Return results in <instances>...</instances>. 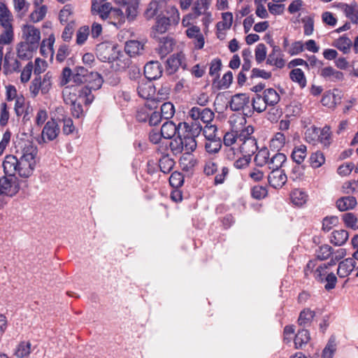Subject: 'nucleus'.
Instances as JSON below:
<instances>
[{
	"label": "nucleus",
	"instance_id": "nucleus-1",
	"mask_svg": "<svg viewBox=\"0 0 358 358\" xmlns=\"http://www.w3.org/2000/svg\"><path fill=\"white\" fill-rule=\"evenodd\" d=\"M72 80L76 85L75 91L78 94L79 99H85V105L92 103L94 99L92 91L100 89L103 83L101 74L97 72H89L83 66L75 68Z\"/></svg>",
	"mask_w": 358,
	"mask_h": 358
},
{
	"label": "nucleus",
	"instance_id": "nucleus-2",
	"mask_svg": "<svg viewBox=\"0 0 358 358\" xmlns=\"http://www.w3.org/2000/svg\"><path fill=\"white\" fill-rule=\"evenodd\" d=\"M166 13L169 15H159L156 19V24L154 26L155 33L164 34L167 31L171 25H176L180 21V15L178 10L175 6H170L166 10Z\"/></svg>",
	"mask_w": 358,
	"mask_h": 358
},
{
	"label": "nucleus",
	"instance_id": "nucleus-3",
	"mask_svg": "<svg viewBox=\"0 0 358 358\" xmlns=\"http://www.w3.org/2000/svg\"><path fill=\"white\" fill-rule=\"evenodd\" d=\"M20 190V183L16 176L5 175L0 178V196L13 197Z\"/></svg>",
	"mask_w": 358,
	"mask_h": 358
},
{
	"label": "nucleus",
	"instance_id": "nucleus-4",
	"mask_svg": "<svg viewBox=\"0 0 358 358\" xmlns=\"http://www.w3.org/2000/svg\"><path fill=\"white\" fill-rule=\"evenodd\" d=\"M96 50L97 57L103 62L112 63L118 59L120 55L115 45L106 43L99 44Z\"/></svg>",
	"mask_w": 358,
	"mask_h": 358
},
{
	"label": "nucleus",
	"instance_id": "nucleus-5",
	"mask_svg": "<svg viewBox=\"0 0 358 358\" xmlns=\"http://www.w3.org/2000/svg\"><path fill=\"white\" fill-rule=\"evenodd\" d=\"M60 128L54 119L48 120L44 125L41 137L38 138V144L46 143L54 141L59 135Z\"/></svg>",
	"mask_w": 358,
	"mask_h": 358
},
{
	"label": "nucleus",
	"instance_id": "nucleus-6",
	"mask_svg": "<svg viewBox=\"0 0 358 358\" xmlns=\"http://www.w3.org/2000/svg\"><path fill=\"white\" fill-rule=\"evenodd\" d=\"M186 66L185 57L182 52L173 54L166 61L165 71L168 75H172L180 67L185 69Z\"/></svg>",
	"mask_w": 358,
	"mask_h": 358
},
{
	"label": "nucleus",
	"instance_id": "nucleus-7",
	"mask_svg": "<svg viewBox=\"0 0 358 358\" xmlns=\"http://www.w3.org/2000/svg\"><path fill=\"white\" fill-rule=\"evenodd\" d=\"M22 37L31 44V48H38L41 40L40 30L33 25L24 24L22 28Z\"/></svg>",
	"mask_w": 358,
	"mask_h": 358
},
{
	"label": "nucleus",
	"instance_id": "nucleus-8",
	"mask_svg": "<svg viewBox=\"0 0 358 358\" xmlns=\"http://www.w3.org/2000/svg\"><path fill=\"white\" fill-rule=\"evenodd\" d=\"M189 115L192 120H201L206 124H209L215 116L214 113L210 108H206L202 109L196 106L191 108Z\"/></svg>",
	"mask_w": 358,
	"mask_h": 358
},
{
	"label": "nucleus",
	"instance_id": "nucleus-9",
	"mask_svg": "<svg viewBox=\"0 0 358 358\" xmlns=\"http://www.w3.org/2000/svg\"><path fill=\"white\" fill-rule=\"evenodd\" d=\"M180 130L182 131L181 134L182 136H187L189 137H198L201 131L202 125L199 121L196 120H192V122H180Z\"/></svg>",
	"mask_w": 358,
	"mask_h": 358
},
{
	"label": "nucleus",
	"instance_id": "nucleus-10",
	"mask_svg": "<svg viewBox=\"0 0 358 358\" xmlns=\"http://www.w3.org/2000/svg\"><path fill=\"white\" fill-rule=\"evenodd\" d=\"M18 147L20 150L17 152L20 155V157L29 160H35L38 153L37 147L30 141H22L19 143Z\"/></svg>",
	"mask_w": 358,
	"mask_h": 358
},
{
	"label": "nucleus",
	"instance_id": "nucleus-11",
	"mask_svg": "<svg viewBox=\"0 0 358 358\" xmlns=\"http://www.w3.org/2000/svg\"><path fill=\"white\" fill-rule=\"evenodd\" d=\"M163 72L161 64L157 61H151L144 66L145 79L150 81L159 78Z\"/></svg>",
	"mask_w": 358,
	"mask_h": 358
},
{
	"label": "nucleus",
	"instance_id": "nucleus-12",
	"mask_svg": "<svg viewBox=\"0 0 358 358\" xmlns=\"http://www.w3.org/2000/svg\"><path fill=\"white\" fill-rule=\"evenodd\" d=\"M250 96L245 93L236 94L231 96L229 101V108L232 111L243 110L250 103Z\"/></svg>",
	"mask_w": 358,
	"mask_h": 358
},
{
	"label": "nucleus",
	"instance_id": "nucleus-13",
	"mask_svg": "<svg viewBox=\"0 0 358 358\" xmlns=\"http://www.w3.org/2000/svg\"><path fill=\"white\" fill-rule=\"evenodd\" d=\"M287 180V175L283 170H271L268 176V184L275 189L281 188Z\"/></svg>",
	"mask_w": 358,
	"mask_h": 358
},
{
	"label": "nucleus",
	"instance_id": "nucleus-14",
	"mask_svg": "<svg viewBox=\"0 0 358 358\" xmlns=\"http://www.w3.org/2000/svg\"><path fill=\"white\" fill-rule=\"evenodd\" d=\"M18 173L22 178H29L32 175L36 165V160H29L20 157L18 159Z\"/></svg>",
	"mask_w": 358,
	"mask_h": 358
},
{
	"label": "nucleus",
	"instance_id": "nucleus-15",
	"mask_svg": "<svg viewBox=\"0 0 358 358\" xmlns=\"http://www.w3.org/2000/svg\"><path fill=\"white\" fill-rule=\"evenodd\" d=\"M270 44L273 47V50L268 56L266 64L274 65L279 69L283 68L285 65V61L282 58L280 47L273 45L271 43H270Z\"/></svg>",
	"mask_w": 358,
	"mask_h": 358
},
{
	"label": "nucleus",
	"instance_id": "nucleus-16",
	"mask_svg": "<svg viewBox=\"0 0 358 358\" xmlns=\"http://www.w3.org/2000/svg\"><path fill=\"white\" fill-rule=\"evenodd\" d=\"M166 4V0H152L148 4L144 15L147 20H150L156 15H160Z\"/></svg>",
	"mask_w": 358,
	"mask_h": 358
},
{
	"label": "nucleus",
	"instance_id": "nucleus-17",
	"mask_svg": "<svg viewBox=\"0 0 358 358\" xmlns=\"http://www.w3.org/2000/svg\"><path fill=\"white\" fill-rule=\"evenodd\" d=\"M153 38L159 41L158 51L161 57H164L173 50L174 42L172 38L167 36L158 37L156 33H153Z\"/></svg>",
	"mask_w": 358,
	"mask_h": 358
},
{
	"label": "nucleus",
	"instance_id": "nucleus-18",
	"mask_svg": "<svg viewBox=\"0 0 358 358\" xmlns=\"http://www.w3.org/2000/svg\"><path fill=\"white\" fill-rule=\"evenodd\" d=\"M19 162L16 156L9 155L6 156L3 167L5 175L16 176L18 173Z\"/></svg>",
	"mask_w": 358,
	"mask_h": 358
},
{
	"label": "nucleus",
	"instance_id": "nucleus-19",
	"mask_svg": "<svg viewBox=\"0 0 358 358\" xmlns=\"http://www.w3.org/2000/svg\"><path fill=\"white\" fill-rule=\"evenodd\" d=\"M113 9V8L110 3H105L99 6L97 0H92V13L93 15L98 14L102 20L108 19Z\"/></svg>",
	"mask_w": 358,
	"mask_h": 358
},
{
	"label": "nucleus",
	"instance_id": "nucleus-20",
	"mask_svg": "<svg viewBox=\"0 0 358 358\" xmlns=\"http://www.w3.org/2000/svg\"><path fill=\"white\" fill-rule=\"evenodd\" d=\"M155 92V87L150 80H146L145 78H143L142 80L138 83L137 92L140 97L144 99H149L152 98Z\"/></svg>",
	"mask_w": 358,
	"mask_h": 358
},
{
	"label": "nucleus",
	"instance_id": "nucleus-21",
	"mask_svg": "<svg viewBox=\"0 0 358 358\" xmlns=\"http://www.w3.org/2000/svg\"><path fill=\"white\" fill-rule=\"evenodd\" d=\"M180 130V123L176 125L173 121L165 122L161 128V135L164 138L172 139Z\"/></svg>",
	"mask_w": 358,
	"mask_h": 358
},
{
	"label": "nucleus",
	"instance_id": "nucleus-22",
	"mask_svg": "<svg viewBox=\"0 0 358 358\" xmlns=\"http://www.w3.org/2000/svg\"><path fill=\"white\" fill-rule=\"evenodd\" d=\"M355 266L354 258L345 259L339 263L337 274L340 278H345L351 273Z\"/></svg>",
	"mask_w": 358,
	"mask_h": 358
},
{
	"label": "nucleus",
	"instance_id": "nucleus-23",
	"mask_svg": "<svg viewBox=\"0 0 358 358\" xmlns=\"http://www.w3.org/2000/svg\"><path fill=\"white\" fill-rule=\"evenodd\" d=\"M320 75L325 80L331 82L341 81L344 78V75L341 71H337L331 66L322 69Z\"/></svg>",
	"mask_w": 358,
	"mask_h": 358
},
{
	"label": "nucleus",
	"instance_id": "nucleus-24",
	"mask_svg": "<svg viewBox=\"0 0 358 358\" xmlns=\"http://www.w3.org/2000/svg\"><path fill=\"white\" fill-rule=\"evenodd\" d=\"M38 48H31V44L28 42H20L17 46V57L22 60H29L33 57V53Z\"/></svg>",
	"mask_w": 358,
	"mask_h": 358
},
{
	"label": "nucleus",
	"instance_id": "nucleus-25",
	"mask_svg": "<svg viewBox=\"0 0 358 358\" xmlns=\"http://www.w3.org/2000/svg\"><path fill=\"white\" fill-rule=\"evenodd\" d=\"M357 204L355 196H343L336 201V207L340 211H346L354 208Z\"/></svg>",
	"mask_w": 358,
	"mask_h": 358
},
{
	"label": "nucleus",
	"instance_id": "nucleus-26",
	"mask_svg": "<svg viewBox=\"0 0 358 358\" xmlns=\"http://www.w3.org/2000/svg\"><path fill=\"white\" fill-rule=\"evenodd\" d=\"M108 19H109L110 23L117 28H121L125 22V15L124 12L120 8H113L112 11H110V15Z\"/></svg>",
	"mask_w": 358,
	"mask_h": 358
},
{
	"label": "nucleus",
	"instance_id": "nucleus-27",
	"mask_svg": "<svg viewBox=\"0 0 358 358\" xmlns=\"http://www.w3.org/2000/svg\"><path fill=\"white\" fill-rule=\"evenodd\" d=\"M258 150L257 143L255 138H249L247 141L242 142L240 145V151L249 157H252Z\"/></svg>",
	"mask_w": 358,
	"mask_h": 358
},
{
	"label": "nucleus",
	"instance_id": "nucleus-28",
	"mask_svg": "<svg viewBox=\"0 0 358 358\" xmlns=\"http://www.w3.org/2000/svg\"><path fill=\"white\" fill-rule=\"evenodd\" d=\"M287 161V157L285 154L277 152L270 157L268 167L270 170H281L280 168Z\"/></svg>",
	"mask_w": 358,
	"mask_h": 358
},
{
	"label": "nucleus",
	"instance_id": "nucleus-29",
	"mask_svg": "<svg viewBox=\"0 0 358 358\" xmlns=\"http://www.w3.org/2000/svg\"><path fill=\"white\" fill-rule=\"evenodd\" d=\"M264 101L269 106H275L280 99V95L273 88H268L264 90L263 95Z\"/></svg>",
	"mask_w": 358,
	"mask_h": 358
},
{
	"label": "nucleus",
	"instance_id": "nucleus-30",
	"mask_svg": "<svg viewBox=\"0 0 358 358\" xmlns=\"http://www.w3.org/2000/svg\"><path fill=\"white\" fill-rule=\"evenodd\" d=\"M143 50V45L138 41L131 40L126 43L124 50L130 57L141 54Z\"/></svg>",
	"mask_w": 358,
	"mask_h": 358
},
{
	"label": "nucleus",
	"instance_id": "nucleus-31",
	"mask_svg": "<svg viewBox=\"0 0 358 358\" xmlns=\"http://www.w3.org/2000/svg\"><path fill=\"white\" fill-rule=\"evenodd\" d=\"M307 155V147L305 145L295 146L292 152L291 157L297 164H301Z\"/></svg>",
	"mask_w": 358,
	"mask_h": 358
},
{
	"label": "nucleus",
	"instance_id": "nucleus-32",
	"mask_svg": "<svg viewBox=\"0 0 358 358\" xmlns=\"http://www.w3.org/2000/svg\"><path fill=\"white\" fill-rule=\"evenodd\" d=\"M310 333L307 329H302L299 330L294 338L295 348H303L310 341Z\"/></svg>",
	"mask_w": 358,
	"mask_h": 358
},
{
	"label": "nucleus",
	"instance_id": "nucleus-33",
	"mask_svg": "<svg viewBox=\"0 0 358 358\" xmlns=\"http://www.w3.org/2000/svg\"><path fill=\"white\" fill-rule=\"evenodd\" d=\"M270 152L267 148L260 149L256 154L254 162L257 166L262 167L268 164Z\"/></svg>",
	"mask_w": 358,
	"mask_h": 358
},
{
	"label": "nucleus",
	"instance_id": "nucleus-34",
	"mask_svg": "<svg viewBox=\"0 0 358 358\" xmlns=\"http://www.w3.org/2000/svg\"><path fill=\"white\" fill-rule=\"evenodd\" d=\"M315 316V311L311 310L310 308H304L299 314L298 318L299 325L303 327L308 326L313 321Z\"/></svg>",
	"mask_w": 358,
	"mask_h": 358
},
{
	"label": "nucleus",
	"instance_id": "nucleus-35",
	"mask_svg": "<svg viewBox=\"0 0 358 358\" xmlns=\"http://www.w3.org/2000/svg\"><path fill=\"white\" fill-rule=\"evenodd\" d=\"M55 41V38L53 34L50 35L47 39L43 40L40 48V52L43 56L47 57L48 53H50L51 56H52Z\"/></svg>",
	"mask_w": 358,
	"mask_h": 358
},
{
	"label": "nucleus",
	"instance_id": "nucleus-36",
	"mask_svg": "<svg viewBox=\"0 0 358 358\" xmlns=\"http://www.w3.org/2000/svg\"><path fill=\"white\" fill-rule=\"evenodd\" d=\"M334 45L342 51L343 54H348L350 51L352 43L348 37L343 35L334 41Z\"/></svg>",
	"mask_w": 358,
	"mask_h": 358
},
{
	"label": "nucleus",
	"instance_id": "nucleus-37",
	"mask_svg": "<svg viewBox=\"0 0 358 358\" xmlns=\"http://www.w3.org/2000/svg\"><path fill=\"white\" fill-rule=\"evenodd\" d=\"M348 232L344 229L336 230L332 232L331 243L334 245H342L348 241Z\"/></svg>",
	"mask_w": 358,
	"mask_h": 358
},
{
	"label": "nucleus",
	"instance_id": "nucleus-38",
	"mask_svg": "<svg viewBox=\"0 0 358 358\" xmlns=\"http://www.w3.org/2000/svg\"><path fill=\"white\" fill-rule=\"evenodd\" d=\"M289 77L293 82L298 83L301 88H304L306 86V78L301 69H292L289 73Z\"/></svg>",
	"mask_w": 358,
	"mask_h": 358
},
{
	"label": "nucleus",
	"instance_id": "nucleus-39",
	"mask_svg": "<svg viewBox=\"0 0 358 358\" xmlns=\"http://www.w3.org/2000/svg\"><path fill=\"white\" fill-rule=\"evenodd\" d=\"M175 165V161L168 155H164L159 160L160 171L165 173H169Z\"/></svg>",
	"mask_w": 358,
	"mask_h": 358
},
{
	"label": "nucleus",
	"instance_id": "nucleus-40",
	"mask_svg": "<svg viewBox=\"0 0 358 358\" xmlns=\"http://www.w3.org/2000/svg\"><path fill=\"white\" fill-rule=\"evenodd\" d=\"M310 166L313 169H317L325 163V157L322 152L317 150L311 153L309 157Z\"/></svg>",
	"mask_w": 358,
	"mask_h": 358
},
{
	"label": "nucleus",
	"instance_id": "nucleus-41",
	"mask_svg": "<svg viewBox=\"0 0 358 358\" xmlns=\"http://www.w3.org/2000/svg\"><path fill=\"white\" fill-rule=\"evenodd\" d=\"M77 95L78 96V94L77 93ZM85 99H79V97H76L75 99L71 98V113L73 117L79 118L83 114V108L82 106V102L85 103L84 101Z\"/></svg>",
	"mask_w": 358,
	"mask_h": 358
},
{
	"label": "nucleus",
	"instance_id": "nucleus-42",
	"mask_svg": "<svg viewBox=\"0 0 358 358\" xmlns=\"http://www.w3.org/2000/svg\"><path fill=\"white\" fill-rule=\"evenodd\" d=\"M182 142V134L178 133L177 137L172 138L171 141L169 143L170 149L174 155H179L184 150Z\"/></svg>",
	"mask_w": 358,
	"mask_h": 358
},
{
	"label": "nucleus",
	"instance_id": "nucleus-43",
	"mask_svg": "<svg viewBox=\"0 0 358 358\" xmlns=\"http://www.w3.org/2000/svg\"><path fill=\"white\" fill-rule=\"evenodd\" d=\"M210 1L208 0H197L194 2L192 10L194 12V18L198 17L208 9Z\"/></svg>",
	"mask_w": 358,
	"mask_h": 358
},
{
	"label": "nucleus",
	"instance_id": "nucleus-44",
	"mask_svg": "<svg viewBox=\"0 0 358 358\" xmlns=\"http://www.w3.org/2000/svg\"><path fill=\"white\" fill-rule=\"evenodd\" d=\"M252 106L255 111L261 113L266 110L267 104L262 95L257 94L252 99Z\"/></svg>",
	"mask_w": 358,
	"mask_h": 358
},
{
	"label": "nucleus",
	"instance_id": "nucleus-45",
	"mask_svg": "<svg viewBox=\"0 0 358 358\" xmlns=\"http://www.w3.org/2000/svg\"><path fill=\"white\" fill-rule=\"evenodd\" d=\"M31 352V343L29 342H20L15 351V355L18 358L27 357Z\"/></svg>",
	"mask_w": 358,
	"mask_h": 358
},
{
	"label": "nucleus",
	"instance_id": "nucleus-46",
	"mask_svg": "<svg viewBox=\"0 0 358 358\" xmlns=\"http://www.w3.org/2000/svg\"><path fill=\"white\" fill-rule=\"evenodd\" d=\"M221 148L222 143L220 138L208 139L205 144L206 150L210 154L218 152Z\"/></svg>",
	"mask_w": 358,
	"mask_h": 358
},
{
	"label": "nucleus",
	"instance_id": "nucleus-47",
	"mask_svg": "<svg viewBox=\"0 0 358 358\" xmlns=\"http://www.w3.org/2000/svg\"><path fill=\"white\" fill-rule=\"evenodd\" d=\"M182 143L184 145V150L185 151V155L191 154L194 152L197 146V143L196 141V138L189 137L187 136H182Z\"/></svg>",
	"mask_w": 358,
	"mask_h": 358
},
{
	"label": "nucleus",
	"instance_id": "nucleus-48",
	"mask_svg": "<svg viewBox=\"0 0 358 358\" xmlns=\"http://www.w3.org/2000/svg\"><path fill=\"white\" fill-rule=\"evenodd\" d=\"M336 338L334 336H331L322 351V358H332L336 351Z\"/></svg>",
	"mask_w": 358,
	"mask_h": 358
},
{
	"label": "nucleus",
	"instance_id": "nucleus-49",
	"mask_svg": "<svg viewBox=\"0 0 358 358\" xmlns=\"http://www.w3.org/2000/svg\"><path fill=\"white\" fill-rule=\"evenodd\" d=\"M344 12L345 15L350 19V20L353 23H357L358 22V8L357 6L355 4L354 6L352 5H348V4H344L343 5Z\"/></svg>",
	"mask_w": 358,
	"mask_h": 358
},
{
	"label": "nucleus",
	"instance_id": "nucleus-50",
	"mask_svg": "<svg viewBox=\"0 0 358 358\" xmlns=\"http://www.w3.org/2000/svg\"><path fill=\"white\" fill-rule=\"evenodd\" d=\"M333 254V248L329 245H323L316 250V257L323 261L327 259Z\"/></svg>",
	"mask_w": 358,
	"mask_h": 358
},
{
	"label": "nucleus",
	"instance_id": "nucleus-51",
	"mask_svg": "<svg viewBox=\"0 0 358 358\" xmlns=\"http://www.w3.org/2000/svg\"><path fill=\"white\" fill-rule=\"evenodd\" d=\"M160 113L165 120H169L173 117L175 114V107L171 102L164 103L160 108Z\"/></svg>",
	"mask_w": 358,
	"mask_h": 358
},
{
	"label": "nucleus",
	"instance_id": "nucleus-52",
	"mask_svg": "<svg viewBox=\"0 0 358 358\" xmlns=\"http://www.w3.org/2000/svg\"><path fill=\"white\" fill-rule=\"evenodd\" d=\"M47 6L45 5L41 6L38 8L34 10L29 15L30 20L33 22H38L41 21L45 16L47 13Z\"/></svg>",
	"mask_w": 358,
	"mask_h": 358
},
{
	"label": "nucleus",
	"instance_id": "nucleus-53",
	"mask_svg": "<svg viewBox=\"0 0 358 358\" xmlns=\"http://www.w3.org/2000/svg\"><path fill=\"white\" fill-rule=\"evenodd\" d=\"M338 224V217L337 216H327L322 220V230L328 232Z\"/></svg>",
	"mask_w": 358,
	"mask_h": 358
},
{
	"label": "nucleus",
	"instance_id": "nucleus-54",
	"mask_svg": "<svg viewBox=\"0 0 358 358\" xmlns=\"http://www.w3.org/2000/svg\"><path fill=\"white\" fill-rule=\"evenodd\" d=\"M169 183L174 188L180 187L184 183L183 175L178 171L172 173L169 178Z\"/></svg>",
	"mask_w": 358,
	"mask_h": 358
},
{
	"label": "nucleus",
	"instance_id": "nucleus-55",
	"mask_svg": "<svg viewBox=\"0 0 358 358\" xmlns=\"http://www.w3.org/2000/svg\"><path fill=\"white\" fill-rule=\"evenodd\" d=\"M319 141L324 147H328L331 144V131L329 127L325 126L322 128L319 135Z\"/></svg>",
	"mask_w": 358,
	"mask_h": 358
},
{
	"label": "nucleus",
	"instance_id": "nucleus-56",
	"mask_svg": "<svg viewBox=\"0 0 358 358\" xmlns=\"http://www.w3.org/2000/svg\"><path fill=\"white\" fill-rule=\"evenodd\" d=\"M124 6H126L125 13L127 15V19L129 21L134 20L138 13V3H127Z\"/></svg>",
	"mask_w": 358,
	"mask_h": 358
},
{
	"label": "nucleus",
	"instance_id": "nucleus-57",
	"mask_svg": "<svg viewBox=\"0 0 358 358\" xmlns=\"http://www.w3.org/2000/svg\"><path fill=\"white\" fill-rule=\"evenodd\" d=\"M345 224L352 229H358L357 218L352 213H347L342 215Z\"/></svg>",
	"mask_w": 358,
	"mask_h": 358
},
{
	"label": "nucleus",
	"instance_id": "nucleus-58",
	"mask_svg": "<svg viewBox=\"0 0 358 358\" xmlns=\"http://www.w3.org/2000/svg\"><path fill=\"white\" fill-rule=\"evenodd\" d=\"M180 164L183 166V170L189 171L193 168L196 164V160L193 157L191 154L182 156L180 159Z\"/></svg>",
	"mask_w": 358,
	"mask_h": 358
},
{
	"label": "nucleus",
	"instance_id": "nucleus-59",
	"mask_svg": "<svg viewBox=\"0 0 358 358\" xmlns=\"http://www.w3.org/2000/svg\"><path fill=\"white\" fill-rule=\"evenodd\" d=\"M10 117L8 106L6 103H1L0 105V126L4 127L7 125Z\"/></svg>",
	"mask_w": 358,
	"mask_h": 358
},
{
	"label": "nucleus",
	"instance_id": "nucleus-60",
	"mask_svg": "<svg viewBox=\"0 0 358 358\" xmlns=\"http://www.w3.org/2000/svg\"><path fill=\"white\" fill-rule=\"evenodd\" d=\"M266 47L264 43H259L255 48V60L261 64L266 57Z\"/></svg>",
	"mask_w": 358,
	"mask_h": 358
},
{
	"label": "nucleus",
	"instance_id": "nucleus-61",
	"mask_svg": "<svg viewBox=\"0 0 358 358\" xmlns=\"http://www.w3.org/2000/svg\"><path fill=\"white\" fill-rule=\"evenodd\" d=\"M253 133L254 127L251 125H248L241 130L240 132L237 134L238 141L243 142L249 139V138H255L252 136Z\"/></svg>",
	"mask_w": 358,
	"mask_h": 358
},
{
	"label": "nucleus",
	"instance_id": "nucleus-62",
	"mask_svg": "<svg viewBox=\"0 0 358 358\" xmlns=\"http://www.w3.org/2000/svg\"><path fill=\"white\" fill-rule=\"evenodd\" d=\"M252 196L255 199H262L268 194L267 189L263 186H255L251 189Z\"/></svg>",
	"mask_w": 358,
	"mask_h": 358
},
{
	"label": "nucleus",
	"instance_id": "nucleus-63",
	"mask_svg": "<svg viewBox=\"0 0 358 358\" xmlns=\"http://www.w3.org/2000/svg\"><path fill=\"white\" fill-rule=\"evenodd\" d=\"M73 13V8L71 4H66L60 10L59 19L62 24L67 22L69 16Z\"/></svg>",
	"mask_w": 358,
	"mask_h": 358
},
{
	"label": "nucleus",
	"instance_id": "nucleus-64",
	"mask_svg": "<svg viewBox=\"0 0 358 358\" xmlns=\"http://www.w3.org/2000/svg\"><path fill=\"white\" fill-rule=\"evenodd\" d=\"M325 282L324 288L326 290L329 291L336 287L337 282V278L334 273H329L323 279V283Z\"/></svg>",
	"mask_w": 358,
	"mask_h": 358
}]
</instances>
